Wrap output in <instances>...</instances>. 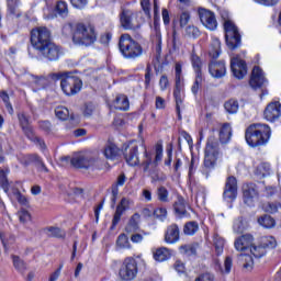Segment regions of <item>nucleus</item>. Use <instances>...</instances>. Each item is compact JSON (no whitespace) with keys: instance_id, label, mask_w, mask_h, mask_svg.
Masks as SVG:
<instances>
[{"instance_id":"44","label":"nucleus","mask_w":281,"mask_h":281,"mask_svg":"<svg viewBox=\"0 0 281 281\" xmlns=\"http://www.w3.org/2000/svg\"><path fill=\"white\" fill-rule=\"evenodd\" d=\"M213 245H214L217 256H221V254H223V249L225 247V239L218 235H215L214 239H213Z\"/></svg>"},{"instance_id":"53","label":"nucleus","mask_w":281,"mask_h":281,"mask_svg":"<svg viewBox=\"0 0 281 281\" xmlns=\"http://www.w3.org/2000/svg\"><path fill=\"white\" fill-rule=\"evenodd\" d=\"M0 186L4 192H8L10 190V183L8 182V175L3 171V169H0Z\"/></svg>"},{"instance_id":"39","label":"nucleus","mask_w":281,"mask_h":281,"mask_svg":"<svg viewBox=\"0 0 281 281\" xmlns=\"http://www.w3.org/2000/svg\"><path fill=\"white\" fill-rule=\"evenodd\" d=\"M259 225L261 227H266V229H271V227H276V220L271 217V215H263L258 218Z\"/></svg>"},{"instance_id":"4","label":"nucleus","mask_w":281,"mask_h":281,"mask_svg":"<svg viewBox=\"0 0 281 281\" xmlns=\"http://www.w3.org/2000/svg\"><path fill=\"white\" fill-rule=\"evenodd\" d=\"M75 45H83L89 47L95 43V30L91 26H87L82 23L77 24L76 31L72 35Z\"/></svg>"},{"instance_id":"15","label":"nucleus","mask_w":281,"mask_h":281,"mask_svg":"<svg viewBox=\"0 0 281 281\" xmlns=\"http://www.w3.org/2000/svg\"><path fill=\"white\" fill-rule=\"evenodd\" d=\"M132 205H133V202L131 199L122 198L113 215L111 229H115V227H117V224L120 223V221H122V216L124 212H126V210H130Z\"/></svg>"},{"instance_id":"43","label":"nucleus","mask_w":281,"mask_h":281,"mask_svg":"<svg viewBox=\"0 0 281 281\" xmlns=\"http://www.w3.org/2000/svg\"><path fill=\"white\" fill-rule=\"evenodd\" d=\"M7 8L9 16H21V13H16V8H19V0H7Z\"/></svg>"},{"instance_id":"35","label":"nucleus","mask_w":281,"mask_h":281,"mask_svg":"<svg viewBox=\"0 0 281 281\" xmlns=\"http://www.w3.org/2000/svg\"><path fill=\"white\" fill-rule=\"evenodd\" d=\"M260 245L267 251V249H276V247H278V241L273 236H266L261 238Z\"/></svg>"},{"instance_id":"2","label":"nucleus","mask_w":281,"mask_h":281,"mask_svg":"<svg viewBox=\"0 0 281 281\" xmlns=\"http://www.w3.org/2000/svg\"><path fill=\"white\" fill-rule=\"evenodd\" d=\"M119 49L125 58L128 60H136L144 56V47L139 42L133 40L127 33L122 34L119 41Z\"/></svg>"},{"instance_id":"48","label":"nucleus","mask_w":281,"mask_h":281,"mask_svg":"<svg viewBox=\"0 0 281 281\" xmlns=\"http://www.w3.org/2000/svg\"><path fill=\"white\" fill-rule=\"evenodd\" d=\"M55 115L58 120H69V109L65 106H58L55 109Z\"/></svg>"},{"instance_id":"34","label":"nucleus","mask_w":281,"mask_h":281,"mask_svg":"<svg viewBox=\"0 0 281 281\" xmlns=\"http://www.w3.org/2000/svg\"><path fill=\"white\" fill-rule=\"evenodd\" d=\"M191 65L195 71V76H203V61H201V57L194 54V52L191 54Z\"/></svg>"},{"instance_id":"64","label":"nucleus","mask_w":281,"mask_h":281,"mask_svg":"<svg viewBox=\"0 0 281 281\" xmlns=\"http://www.w3.org/2000/svg\"><path fill=\"white\" fill-rule=\"evenodd\" d=\"M195 281H214V276L211 273H204L198 277Z\"/></svg>"},{"instance_id":"3","label":"nucleus","mask_w":281,"mask_h":281,"mask_svg":"<svg viewBox=\"0 0 281 281\" xmlns=\"http://www.w3.org/2000/svg\"><path fill=\"white\" fill-rule=\"evenodd\" d=\"M52 80H60L61 91L65 95H77L82 90V79L76 76H67L65 72L50 75Z\"/></svg>"},{"instance_id":"52","label":"nucleus","mask_w":281,"mask_h":281,"mask_svg":"<svg viewBox=\"0 0 281 281\" xmlns=\"http://www.w3.org/2000/svg\"><path fill=\"white\" fill-rule=\"evenodd\" d=\"M281 204L278 202H268L263 205L265 212H268L269 214H276L278 210H280Z\"/></svg>"},{"instance_id":"50","label":"nucleus","mask_w":281,"mask_h":281,"mask_svg":"<svg viewBox=\"0 0 281 281\" xmlns=\"http://www.w3.org/2000/svg\"><path fill=\"white\" fill-rule=\"evenodd\" d=\"M0 240H1L4 249H8V246L12 245L14 243V235H10V234H5V233L1 232Z\"/></svg>"},{"instance_id":"57","label":"nucleus","mask_w":281,"mask_h":281,"mask_svg":"<svg viewBox=\"0 0 281 281\" xmlns=\"http://www.w3.org/2000/svg\"><path fill=\"white\" fill-rule=\"evenodd\" d=\"M199 245H186L181 246L180 249L187 254V256H196V248Z\"/></svg>"},{"instance_id":"19","label":"nucleus","mask_w":281,"mask_h":281,"mask_svg":"<svg viewBox=\"0 0 281 281\" xmlns=\"http://www.w3.org/2000/svg\"><path fill=\"white\" fill-rule=\"evenodd\" d=\"M263 116L267 122H276L281 117V103L279 101L270 102L265 111Z\"/></svg>"},{"instance_id":"10","label":"nucleus","mask_w":281,"mask_h":281,"mask_svg":"<svg viewBox=\"0 0 281 281\" xmlns=\"http://www.w3.org/2000/svg\"><path fill=\"white\" fill-rule=\"evenodd\" d=\"M37 54L44 58V60H48V63H56V60H59L60 56H63V50L60 49V46L56 45L54 42H50L46 46L40 48Z\"/></svg>"},{"instance_id":"28","label":"nucleus","mask_w":281,"mask_h":281,"mask_svg":"<svg viewBox=\"0 0 281 281\" xmlns=\"http://www.w3.org/2000/svg\"><path fill=\"white\" fill-rule=\"evenodd\" d=\"M114 108L117 111H128L131 109V103L128 102V97L120 94L114 100Z\"/></svg>"},{"instance_id":"36","label":"nucleus","mask_w":281,"mask_h":281,"mask_svg":"<svg viewBox=\"0 0 281 281\" xmlns=\"http://www.w3.org/2000/svg\"><path fill=\"white\" fill-rule=\"evenodd\" d=\"M209 54L211 58L221 56V41L218 38H213Z\"/></svg>"},{"instance_id":"40","label":"nucleus","mask_w":281,"mask_h":281,"mask_svg":"<svg viewBox=\"0 0 281 281\" xmlns=\"http://www.w3.org/2000/svg\"><path fill=\"white\" fill-rule=\"evenodd\" d=\"M199 232V223L196 222H188L183 227V233L186 236H194Z\"/></svg>"},{"instance_id":"46","label":"nucleus","mask_w":281,"mask_h":281,"mask_svg":"<svg viewBox=\"0 0 281 281\" xmlns=\"http://www.w3.org/2000/svg\"><path fill=\"white\" fill-rule=\"evenodd\" d=\"M250 254L255 257V258H262V256L267 255V250L265 249V247L262 246V244L258 245V246H250Z\"/></svg>"},{"instance_id":"20","label":"nucleus","mask_w":281,"mask_h":281,"mask_svg":"<svg viewBox=\"0 0 281 281\" xmlns=\"http://www.w3.org/2000/svg\"><path fill=\"white\" fill-rule=\"evenodd\" d=\"M244 193V203L249 207H254L255 201L258 199V189H256V184H245L243 187Z\"/></svg>"},{"instance_id":"32","label":"nucleus","mask_w":281,"mask_h":281,"mask_svg":"<svg viewBox=\"0 0 281 281\" xmlns=\"http://www.w3.org/2000/svg\"><path fill=\"white\" fill-rule=\"evenodd\" d=\"M238 262L246 271H251L254 269V258L247 254H240L238 257Z\"/></svg>"},{"instance_id":"62","label":"nucleus","mask_w":281,"mask_h":281,"mask_svg":"<svg viewBox=\"0 0 281 281\" xmlns=\"http://www.w3.org/2000/svg\"><path fill=\"white\" fill-rule=\"evenodd\" d=\"M20 223H27L29 221H31L32 216L30 215V212H27L26 210H22L18 213Z\"/></svg>"},{"instance_id":"16","label":"nucleus","mask_w":281,"mask_h":281,"mask_svg":"<svg viewBox=\"0 0 281 281\" xmlns=\"http://www.w3.org/2000/svg\"><path fill=\"white\" fill-rule=\"evenodd\" d=\"M223 196L228 201H234L238 196V180H236V177L231 176L226 179Z\"/></svg>"},{"instance_id":"59","label":"nucleus","mask_w":281,"mask_h":281,"mask_svg":"<svg viewBox=\"0 0 281 281\" xmlns=\"http://www.w3.org/2000/svg\"><path fill=\"white\" fill-rule=\"evenodd\" d=\"M142 10L147 19H150V0H140Z\"/></svg>"},{"instance_id":"13","label":"nucleus","mask_w":281,"mask_h":281,"mask_svg":"<svg viewBox=\"0 0 281 281\" xmlns=\"http://www.w3.org/2000/svg\"><path fill=\"white\" fill-rule=\"evenodd\" d=\"M198 13L202 25H204L206 30H211L212 32H214V30L218 27V22L216 21V15H214V12L207 9L200 8Z\"/></svg>"},{"instance_id":"51","label":"nucleus","mask_w":281,"mask_h":281,"mask_svg":"<svg viewBox=\"0 0 281 281\" xmlns=\"http://www.w3.org/2000/svg\"><path fill=\"white\" fill-rule=\"evenodd\" d=\"M56 12L58 13L59 16H67V14H69L67 2L58 1L56 4Z\"/></svg>"},{"instance_id":"14","label":"nucleus","mask_w":281,"mask_h":281,"mask_svg":"<svg viewBox=\"0 0 281 281\" xmlns=\"http://www.w3.org/2000/svg\"><path fill=\"white\" fill-rule=\"evenodd\" d=\"M123 155L127 166H139V146H137V144L131 143L127 145Z\"/></svg>"},{"instance_id":"11","label":"nucleus","mask_w":281,"mask_h":281,"mask_svg":"<svg viewBox=\"0 0 281 281\" xmlns=\"http://www.w3.org/2000/svg\"><path fill=\"white\" fill-rule=\"evenodd\" d=\"M63 161H70L74 168H85L87 170L95 164V158L80 153L75 154L72 158L65 157L63 158Z\"/></svg>"},{"instance_id":"55","label":"nucleus","mask_w":281,"mask_h":281,"mask_svg":"<svg viewBox=\"0 0 281 281\" xmlns=\"http://www.w3.org/2000/svg\"><path fill=\"white\" fill-rule=\"evenodd\" d=\"M190 11H182L179 18L180 27H186L190 23Z\"/></svg>"},{"instance_id":"45","label":"nucleus","mask_w":281,"mask_h":281,"mask_svg":"<svg viewBox=\"0 0 281 281\" xmlns=\"http://www.w3.org/2000/svg\"><path fill=\"white\" fill-rule=\"evenodd\" d=\"M184 35L188 36V38H199L201 36V31L194 25H188L184 29Z\"/></svg>"},{"instance_id":"63","label":"nucleus","mask_w":281,"mask_h":281,"mask_svg":"<svg viewBox=\"0 0 281 281\" xmlns=\"http://www.w3.org/2000/svg\"><path fill=\"white\" fill-rule=\"evenodd\" d=\"M13 194H15L16 201H18L21 205H27V198H25V195L21 194V191L15 190V191L13 192Z\"/></svg>"},{"instance_id":"54","label":"nucleus","mask_w":281,"mask_h":281,"mask_svg":"<svg viewBox=\"0 0 281 281\" xmlns=\"http://www.w3.org/2000/svg\"><path fill=\"white\" fill-rule=\"evenodd\" d=\"M0 98L4 102L8 112L12 115V113H14V109L12 108V103H10V95H8V92H0Z\"/></svg>"},{"instance_id":"42","label":"nucleus","mask_w":281,"mask_h":281,"mask_svg":"<svg viewBox=\"0 0 281 281\" xmlns=\"http://www.w3.org/2000/svg\"><path fill=\"white\" fill-rule=\"evenodd\" d=\"M245 229H247V223L245 222V220H243V217H238L237 220L234 221L233 232L235 234H243Z\"/></svg>"},{"instance_id":"58","label":"nucleus","mask_w":281,"mask_h":281,"mask_svg":"<svg viewBox=\"0 0 281 281\" xmlns=\"http://www.w3.org/2000/svg\"><path fill=\"white\" fill-rule=\"evenodd\" d=\"M257 170L263 177H268V175L271 173V166H269L267 162H262L260 166H258Z\"/></svg>"},{"instance_id":"26","label":"nucleus","mask_w":281,"mask_h":281,"mask_svg":"<svg viewBox=\"0 0 281 281\" xmlns=\"http://www.w3.org/2000/svg\"><path fill=\"white\" fill-rule=\"evenodd\" d=\"M18 120L20 122V126L22 131L25 133L26 137L33 136L32 126L30 125V117L25 115V113H19Z\"/></svg>"},{"instance_id":"18","label":"nucleus","mask_w":281,"mask_h":281,"mask_svg":"<svg viewBox=\"0 0 281 281\" xmlns=\"http://www.w3.org/2000/svg\"><path fill=\"white\" fill-rule=\"evenodd\" d=\"M135 13L130 9H122L120 13V23L123 30H137L138 25L134 20Z\"/></svg>"},{"instance_id":"30","label":"nucleus","mask_w":281,"mask_h":281,"mask_svg":"<svg viewBox=\"0 0 281 281\" xmlns=\"http://www.w3.org/2000/svg\"><path fill=\"white\" fill-rule=\"evenodd\" d=\"M139 218H142L139 213L133 214L128 221L127 226L125 227L127 234H133V232H137L139 229Z\"/></svg>"},{"instance_id":"37","label":"nucleus","mask_w":281,"mask_h":281,"mask_svg":"<svg viewBox=\"0 0 281 281\" xmlns=\"http://www.w3.org/2000/svg\"><path fill=\"white\" fill-rule=\"evenodd\" d=\"M45 232H47V236L50 238H65V236H67L65 231L59 227L49 226L45 228Z\"/></svg>"},{"instance_id":"1","label":"nucleus","mask_w":281,"mask_h":281,"mask_svg":"<svg viewBox=\"0 0 281 281\" xmlns=\"http://www.w3.org/2000/svg\"><path fill=\"white\" fill-rule=\"evenodd\" d=\"M246 142L251 148L265 146L271 139V127L267 124L255 123L247 127Z\"/></svg>"},{"instance_id":"61","label":"nucleus","mask_w":281,"mask_h":281,"mask_svg":"<svg viewBox=\"0 0 281 281\" xmlns=\"http://www.w3.org/2000/svg\"><path fill=\"white\" fill-rule=\"evenodd\" d=\"M154 215L156 218H160V221H164L166 216H168V210L166 207H158L154 211Z\"/></svg>"},{"instance_id":"6","label":"nucleus","mask_w":281,"mask_h":281,"mask_svg":"<svg viewBox=\"0 0 281 281\" xmlns=\"http://www.w3.org/2000/svg\"><path fill=\"white\" fill-rule=\"evenodd\" d=\"M218 155H221V150L218 149V140L214 136H211L207 138L204 150L205 168H214L216 159H218Z\"/></svg>"},{"instance_id":"5","label":"nucleus","mask_w":281,"mask_h":281,"mask_svg":"<svg viewBox=\"0 0 281 281\" xmlns=\"http://www.w3.org/2000/svg\"><path fill=\"white\" fill-rule=\"evenodd\" d=\"M52 43V32L45 26H40L31 31V45L38 52Z\"/></svg>"},{"instance_id":"21","label":"nucleus","mask_w":281,"mask_h":281,"mask_svg":"<svg viewBox=\"0 0 281 281\" xmlns=\"http://www.w3.org/2000/svg\"><path fill=\"white\" fill-rule=\"evenodd\" d=\"M22 164L24 166H30V164H34L38 172H49V169L47 168V166H45L43 158L36 154L24 156V160H22Z\"/></svg>"},{"instance_id":"24","label":"nucleus","mask_w":281,"mask_h":281,"mask_svg":"<svg viewBox=\"0 0 281 281\" xmlns=\"http://www.w3.org/2000/svg\"><path fill=\"white\" fill-rule=\"evenodd\" d=\"M179 226L177 224L169 225L165 234V243H168L169 245L179 243Z\"/></svg>"},{"instance_id":"23","label":"nucleus","mask_w":281,"mask_h":281,"mask_svg":"<svg viewBox=\"0 0 281 281\" xmlns=\"http://www.w3.org/2000/svg\"><path fill=\"white\" fill-rule=\"evenodd\" d=\"M209 74L212 78H224L225 74H227V68L225 67V63L223 61H211L209 64Z\"/></svg>"},{"instance_id":"47","label":"nucleus","mask_w":281,"mask_h":281,"mask_svg":"<svg viewBox=\"0 0 281 281\" xmlns=\"http://www.w3.org/2000/svg\"><path fill=\"white\" fill-rule=\"evenodd\" d=\"M156 194L158 196V201H160L161 203H168L169 192L168 189H166V187H158Z\"/></svg>"},{"instance_id":"38","label":"nucleus","mask_w":281,"mask_h":281,"mask_svg":"<svg viewBox=\"0 0 281 281\" xmlns=\"http://www.w3.org/2000/svg\"><path fill=\"white\" fill-rule=\"evenodd\" d=\"M11 258H12L14 269H16L19 273H25V271L27 270V267L25 266V261H23V259H21V257L16 255L11 256Z\"/></svg>"},{"instance_id":"7","label":"nucleus","mask_w":281,"mask_h":281,"mask_svg":"<svg viewBox=\"0 0 281 281\" xmlns=\"http://www.w3.org/2000/svg\"><path fill=\"white\" fill-rule=\"evenodd\" d=\"M144 150V159L142 161L144 172H148L150 166L157 167L159 161L164 158V146L161 144H156L155 146V159L153 161V153L148 151L146 145L142 144Z\"/></svg>"},{"instance_id":"31","label":"nucleus","mask_w":281,"mask_h":281,"mask_svg":"<svg viewBox=\"0 0 281 281\" xmlns=\"http://www.w3.org/2000/svg\"><path fill=\"white\" fill-rule=\"evenodd\" d=\"M170 250L166 247H161L154 252V260L157 262H166V260H170Z\"/></svg>"},{"instance_id":"29","label":"nucleus","mask_w":281,"mask_h":281,"mask_svg":"<svg viewBox=\"0 0 281 281\" xmlns=\"http://www.w3.org/2000/svg\"><path fill=\"white\" fill-rule=\"evenodd\" d=\"M232 139V125L224 123L220 130V142L227 144Z\"/></svg>"},{"instance_id":"41","label":"nucleus","mask_w":281,"mask_h":281,"mask_svg":"<svg viewBox=\"0 0 281 281\" xmlns=\"http://www.w3.org/2000/svg\"><path fill=\"white\" fill-rule=\"evenodd\" d=\"M224 108L227 113H229L231 115H234L238 113V109H239L238 101L231 99L225 102Z\"/></svg>"},{"instance_id":"22","label":"nucleus","mask_w":281,"mask_h":281,"mask_svg":"<svg viewBox=\"0 0 281 281\" xmlns=\"http://www.w3.org/2000/svg\"><path fill=\"white\" fill-rule=\"evenodd\" d=\"M266 82L267 79L265 78V72H262V69H260V67L255 66L249 81L250 87L252 89H260V87H263Z\"/></svg>"},{"instance_id":"8","label":"nucleus","mask_w":281,"mask_h":281,"mask_svg":"<svg viewBox=\"0 0 281 281\" xmlns=\"http://www.w3.org/2000/svg\"><path fill=\"white\" fill-rule=\"evenodd\" d=\"M137 261L135 258L127 257L120 268L119 276L121 280L131 281L137 278Z\"/></svg>"},{"instance_id":"49","label":"nucleus","mask_w":281,"mask_h":281,"mask_svg":"<svg viewBox=\"0 0 281 281\" xmlns=\"http://www.w3.org/2000/svg\"><path fill=\"white\" fill-rule=\"evenodd\" d=\"M116 245L121 249H131V243L128 241V237L125 234H121L117 237Z\"/></svg>"},{"instance_id":"27","label":"nucleus","mask_w":281,"mask_h":281,"mask_svg":"<svg viewBox=\"0 0 281 281\" xmlns=\"http://www.w3.org/2000/svg\"><path fill=\"white\" fill-rule=\"evenodd\" d=\"M173 210L178 216H188V210L186 209V199L178 196L173 203Z\"/></svg>"},{"instance_id":"17","label":"nucleus","mask_w":281,"mask_h":281,"mask_svg":"<svg viewBox=\"0 0 281 281\" xmlns=\"http://www.w3.org/2000/svg\"><path fill=\"white\" fill-rule=\"evenodd\" d=\"M231 69L237 80H243L247 76V64L239 57H234L231 60Z\"/></svg>"},{"instance_id":"33","label":"nucleus","mask_w":281,"mask_h":281,"mask_svg":"<svg viewBox=\"0 0 281 281\" xmlns=\"http://www.w3.org/2000/svg\"><path fill=\"white\" fill-rule=\"evenodd\" d=\"M103 155L105 157V159H115V157H117V155H120V148H117V146H115L114 144H108L105 145L104 149H103Z\"/></svg>"},{"instance_id":"12","label":"nucleus","mask_w":281,"mask_h":281,"mask_svg":"<svg viewBox=\"0 0 281 281\" xmlns=\"http://www.w3.org/2000/svg\"><path fill=\"white\" fill-rule=\"evenodd\" d=\"M173 98L176 100V111L179 120H181V104H183V97L181 95V64H176V88L173 90Z\"/></svg>"},{"instance_id":"25","label":"nucleus","mask_w":281,"mask_h":281,"mask_svg":"<svg viewBox=\"0 0 281 281\" xmlns=\"http://www.w3.org/2000/svg\"><path fill=\"white\" fill-rule=\"evenodd\" d=\"M251 243H254V236L249 234L243 235L235 240V249L237 251H246V249L251 248Z\"/></svg>"},{"instance_id":"60","label":"nucleus","mask_w":281,"mask_h":281,"mask_svg":"<svg viewBox=\"0 0 281 281\" xmlns=\"http://www.w3.org/2000/svg\"><path fill=\"white\" fill-rule=\"evenodd\" d=\"M93 111H95V105L93 103H86L83 106V115L85 117H91L93 115Z\"/></svg>"},{"instance_id":"9","label":"nucleus","mask_w":281,"mask_h":281,"mask_svg":"<svg viewBox=\"0 0 281 281\" xmlns=\"http://www.w3.org/2000/svg\"><path fill=\"white\" fill-rule=\"evenodd\" d=\"M224 30L226 32L225 38L226 44L229 49H236L240 47V33H238V27L232 21H226L224 23Z\"/></svg>"},{"instance_id":"56","label":"nucleus","mask_w":281,"mask_h":281,"mask_svg":"<svg viewBox=\"0 0 281 281\" xmlns=\"http://www.w3.org/2000/svg\"><path fill=\"white\" fill-rule=\"evenodd\" d=\"M203 82V75H195V81L191 88L192 93L196 95L199 93V88L201 87Z\"/></svg>"}]
</instances>
